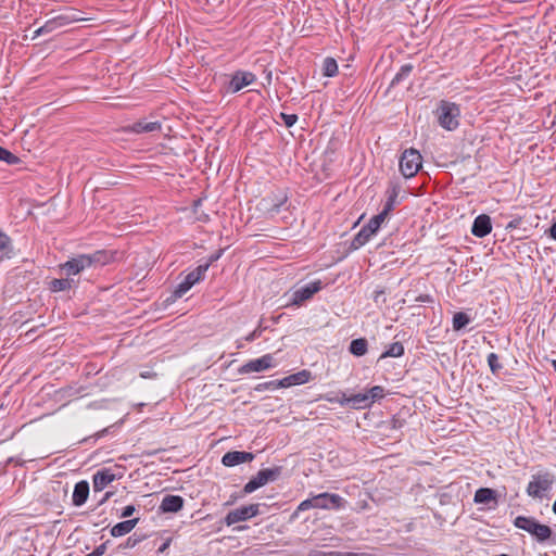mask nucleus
I'll return each instance as SVG.
<instances>
[{"label": "nucleus", "instance_id": "423d86ee", "mask_svg": "<svg viewBox=\"0 0 556 556\" xmlns=\"http://www.w3.org/2000/svg\"><path fill=\"white\" fill-rule=\"evenodd\" d=\"M281 475V467L265 468L260 470L243 488L245 494H250L257 489L264 486L268 482H273Z\"/></svg>", "mask_w": 556, "mask_h": 556}, {"label": "nucleus", "instance_id": "4be33fe9", "mask_svg": "<svg viewBox=\"0 0 556 556\" xmlns=\"http://www.w3.org/2000/svg\"><path fill=\"white\" fill-rule=\"evenodd\" d=\"M138 521V518H134L116 523L111 529V535L117 538L128 534L137 526Z\"/></svg>", "mask_w": 556, "mask_h": 556}, {"label": "nucleus", "instance_id": "cd10ccee", "mask_svg": "<svg viewBox=\"0 0 556 556\" xmlns=\"http://www.w3.org/2000/svg\"><path fill=\"white\" fill-rule=\"evenodd\" d=\"M403 354H404V346H403V344L401 342H393L381 354V358H386V357H400Z\"/></svg>", "mask_w": 556, "mask_h": 556}, {"label": "nucleus", "instance_id": "f03ea898", "mask_svg": "<svg viewBox=\"0 0 556 556\" xmlns=\"http://www.w3.org/2000/svg\"><path fill=\"white\" fill-rule=\"evenodd\" d=\"M514 526L531 534L539 543H545L553 534L549 526L540 523L533 517L518 516Z\"/></svg>", "mask_w": 556, "mask_h": 556}, {"label": "nucleus", "instance_id": "58836bf2", "mask_svg": "<svg viewBox=\"0 0 556 556\" xmlns=\"http://www.w3.org/2000/svg\"><path fill=\"white\" fill-rule=\"evenodd\" d=\"M280 117L287 127H292L298 121V116L295 114L280 113Z\"/></svg>", "mask_w": 556, "mask_h": 556}, {"label": "nucleus", "instance_id": "9d476101", "mask_svg": "<svg viewBox=\"0 0 556 556\" xmlns=\"http://www.w3.org/2000/svg\"><path fill=\"white\" fill-rule=\"evenodd\" d=\"M255 80L256 76L253 73L247 71H237L231 76V79L228 84V91L236 93L244 87L252 85Z\"/></svg>", "mask_w": 556, "mask_h": 556}, {"label": "nucleus", "instance_id": "6e6552de", "mask_svg": "<svg viewBox=\"0 0 556 556\" xmlns=\"http://www.w3.org/2000/svg\"><path fill=\"white\" fill-rule=\"evenodd\" d=\"M260 513V504H250L247 506H241L233 510H230L225 517V522L227 526L235 525L237 522L245 521L255 517Z\"/></svg>", "mask_w": 556, "mask_h": 556}, {"label": "nucleus", "instance_id": "a19ab883", "mask_svg": "<svg viewBox=\"0 0 556 556\" xmlns=\"http://www.w3.org/2000/svg\"><path fill=\"white\" fill-rule=\"evenodd\" d=\"M262 333V330L260 328H256L255 330H253L252 332H250L245 338L244 340L248 341V342H252L254 341L256 338H258Z\"/></svg>", "mask_w": 556, "mask_h": 556}, {"label": "nucleus", "instance_id": "2f4dec72", "mask_svg": "<svg viewBox=\"0 0 556 556\" xmlns=\"http://www.w3.org/2000/svg\"><path fill=\"white\" fill-rule=\"evenodd\" d=\"M311 508H315V497L314 496L312 498H307V500H304L303 502H301L299 504V506L296 507V509L291 515V519H296L301 511H305Z\"/></svg>", "mask_w": 556, "mask_h": 556}, {"label": "nucleus", "instance_id": "f8f14e48", "mask_svg": "<svg viewBox=\"0 0 556 556\" xmlns=\"http://www.w3.org/2000/svg\"><path fill=\"white\" fill-rule=\"evenodd\" d=\"M90 267V260L87 257V254H80L76 257H73L61 265V269L67 276L78 275L86 268Z\"/></svg>", "mask_w": 556, "mask_h": 556}, {"label": "nucleus", "instance_id": "79ce46f5", "mask_svg": "<svg viewBox=\"0 0 556 556\" xmlns=\"http://www.w3.org/2000/svg\"><path fill=\"white\" fill-rule=\"evenodd\" d=\"M277 382L278 381H268V382H265L263 384H260L257 387V390H261V389H278V388H281L280 386H277Z\"/></svg>", "mask_w": 556, "mask_h": 556}, {"label": "nucleus", "instance_id": "0eeeda50", "mask_svg": "<svg viewBox=\"0 0 556 556\" xmlns=\"http://www.w3.org/2000/svg\"><path fill=\"white\" fill-rule=\"evenodd\" d=\"M321 290V281L316 280L306 283L298 289H295L291 294L287 306L294 305L300 306L303 302L309 300L315 293Z\"/></svg>", "mask_w": 556, "mask_h": 556}, {"label": "nucleus", "instance_id": "412c9836", "mask_svg": "<svg viewBox=\"0 0 556 556\" xmlns=\"http://www.w3.org/2000/svg\"><path fill=\"white\" fill-rule=\"evenodd\" d=\"M184 506V498L179 495H165L160 505L162 513H177Z\"/></svg>", "mask_w": 556, "mask_h": 556}, {"label": "nucleus", "instance_id": "dca6fc26", "mask_svg": "<svg viewBox=\"0 0 556 556\" xmlns=\"http://www.w3.org/2000/svg\"><path fill=\"white\" fill-rule=\"evenodd\" d=\"M253 459L254 454L250 452L230 451L223 456L222 464L226 467H233L243 463L252 462Z\"/></svg>", "mask_w": 556, "mask_h": 556}, {"label": "nucleus", "instance_id": "a878e982", "mask_svg": "<svg viewBox=\"0 0 556 556\" xmlns=\"http://www.w3.org/2000/svg\"><path fill=\"white\" fill-rule=\"evenodd\" d=\"M367 340L364 338L354 339L350 343V352L355 356H363L367 352Z\"/></svg>", "mask_w": 556, "mask_h": 556}, {"label": "nucleus", "instance_id": "8fccbe9b", "mask_svg": "<svg viewBox=\"0 0 556 556\" xmlns=\"http://www.w3.org/2000/svg\"><path fill=\"white\" fill-rule=\"evenodd\" d=\"M110 495H111V493H106L104 498L101 501V503H103L105 500H108Z\"/></svg>", "mask_w": 556, "mask_h": 556}, {"label": "nucleus", "instance_id": "bb28decb", "mask_svg": "<svg viewBox=\"0 0 556 556\" xmlns=\"http://www.w3.org/2000/svg\"><path fill=\"white\" fill-rule=\"evenodd\" d=\"M471 321V318L463 312H458L454 314L452 325L454 331H459L463 328H465L469 323Z\"/></svg>", "mask_w": 556, "mask_h": 556}, {"label": "nucleus", "instance_id": "37998d69", "mask_svg": "<svg viewBox=\"0 0 556 556\" xmlns=\"http://www.w3.org/2000/svg\"><path fill=\"white\" fill-rule=\"evenodd\" d=\"M549 236L552 239L556 240V222L549 228Z\"/></svg>", "mask_w": 556, "mask_h": 556}, {"label": "nucleus", "instance_id": "a211bd4d", "mask_svg": "<svg viewBox=\"0 0 556 556\" xmlns=\"http://www.w3.org/2000/svg\"><path fill=\"white\" fill-rule=\"evenodd\" d=\"M311 376L312 374L304 369L278 380L277 386H280L281 388H289L292 386L304 384L309 381Z\"/></svg>", "mask_w": 556, "mask_h": 556}, {"label": "nucleus", "instance_id": "09e8293b", "mask_svg": "<svg viewBox=\"0 0 556 556\" xmlns=\"http://www.w3.org/2000/svg\"><path fill=\"white\" fill-rule=\"evenodd\" d=\"M392 422H393V428L401 427V425H397V422H399L397 419H393Z\"/></svg>", "mask_w": 556, "mask_h": 556}, {"label": "nucleus", "instance_id": "de8ad7c7", "mask_svg": "<svg viewBox=\"0 0 556 556\" xmlns=\"http://www.w3.org/2000/svg\"><path fill=\"white\" fill-rule=\"evenodd\" d=\"M106 432H108V429H103L102 431L98 432V434H97V435H98V438H101V437H103V434H104V433H106Z\"/></svg>", "mask_w": 556, "mask_h": 556}, {"label": "nucleus", "instance_id": "39448f33", "mask_svg": "<svg viewBox=\"0 0 556 556\" xmlns=\"http://www.w3.org/2000/svg\"><path fill=\"white\" fill-rule=\"evenodd\" d=\"M210 264L199 265L195 269L187 274L185 279L176 287L172 294V299H180L184 296L197 282L201 281L207 271Z\"/></svg>", "mask_w": 556, "mask_h": 556}, {"label": "nucleus", "instance_id": "b1692460", "mask_svg": "<svg viewBox=\"0 0 556 556\" xmlns=\"http://www.w3.org/2000/svg\"><path fill=\"white\" fill-rule=\"evenodd\" d=\"M130 129L136 134L153 132L161 129V124L159 122L138 121L131 125Z\"/></svg>", "mask_w": 556, "mask_h": 556}, {"label": "nucleus", "instance_id": "4c0bfd02", "mask_svg": "<svg viewBox=\"0 0 556 556\" xmlns=\"http://www.w3.org/2000/svg\"><path fill=\"white\" fill-rule=\"evenodd\" d=\"M387 214L386 212H380L379 214L375 215L372 218H370V223L377 228L379 229L382 225V223L386 220L387 218Z\"/></svg>", "mask_w": 556, "mask_h": 556}, {"label": "nucleus", "instance_id": "20e7f679", "mask_svg": "<svg viewBox=\"0 0 556 556\" xmlns=\"http://www.w3.org/2000/svg\"><path fill=\"white\" fill-rule=\"evenodd\" d=\"M422 157L416 149L405 150L400 157V170L405 178L414 177L421 168Z\"/></svg>", "mask_w": 556, "mask_h": 556}, {"label": "nucleus", "instance_id": "c9c22d12", "mask_svg": "<svg viewBox=\"0 0 556 556\" xmlns=\"http://www.w3.org/2000/svg\"><path fill=\"white\" fill-rule=\"evenodd\" d=\"M488 365L490 367V370L494 375L498 374L500 370L503 368V365L500 363V358L495 353H490L488 355Z\"/></svg>", "mask_w": 556, "mask_h": 556}, {"label": "nucleus", "instance_id": "e433bc0d", "mask_svg": "<svg viewBox=\"0 0 556 556\" xmlns=\"http://www.w3.org/2000/svg\"><path fill=\"white\" fill-rule=\"evenodd\" d=\"M396 197H397V194H396V192H395V191H393V192L389 195V198H388V200H387V202H386V204H384V206H383V210H382V212H386V214H387V215L389 214V212H390V211H392V210H393V207H394V203H395V200H396Z\"/></svg>", "mask_w": 556, "mask_h": 556}, {"label": "nucleus", "instance_id": "393cba45", "mask_svg": "<svg viewBox=\"0 0 556 556\" xmlns=\"http://www.w3.org/2000/svg\"><path fill=\"white\" fill-rule=\"evenodd\" d=\"M90 260V267L92 265H105L111 262L112 254L106 251H96L92 254H87Z\"/></svg>", "mask_w": 556, "mask_h": 556}, {"label": "nucleus", "instance_id": "aec40b11", "mask_svg": "<svg viewBox=\"0 0 556 556\" xmlns=\"http://www.w3.org/2000/svg\"><path fill=\"white\" fill-rule=\"evenodd\" d=\"M89 495V483L86 480L77 482L74 486L72 502L74 506H81L86 503Z\"/></svg>", "mask_w": 556, "mask_h": 556}, {"label": "nucleus", "instance_id": "ddd939ff", "mask_svg": "<svg viewBox=\"0 0 556 556\" xmlns=\"http://www.w3.org/2000/svg\"><path fill=\"white\" fill-rule=\"evenodd\" d=\"M70 23V18L65 15L55 16L47 21L42 26L35 30L33 39L39 36L51 34L60 27H63Z\"/></svg>", "mask_w": 556, "mask_h": 556}, {"label": "nucleus", "instance_id": "49530a36", "mask_svg": "<svg viewBox=\"0 0 556 556\" xmlns=\"http://www.w3.org/2000/svg\"><path fill=\"white\" fill-rule=\"evenodd\" d=\"M137 543V540H132L131 538H128L127 540V546L134 547Z\"/></svg>", "mask_w": 556, "mask_h": 556}, {"label": "nucleus", "instance_id": "72a5a7b5", "mask_svg": "<svg viewBox=\"0 0 556 556\" xmlns=\"http://www.w3.org/2000/svg\"><path fill=\"white\" fill-rule=\"evenodd\" d=\"M0 161L5 162L9 165H15L20 163V159L0 146Z\"/></svg>", "mask_w": 556, "mask_h": 556}, {"label": "nucleus", "instance_id": "4468645a", "mask_svg": "<svg viewBox=\"0 0 556 556\" xmlns=\"http://www.w3.org/2000/svg\"><path fill=\"white\" fill-rule=\"evenodd\" d=\"M340 405L342 406H350L354 409H364L371 406V403L369 402V397L366 392H361L357 394H353L350 396H346L343 394L342 399L339 401Z\"/></svg>", "mask_w": 556, "mask_h": 556}, {"label": "nucleus", "instance_id": "f704fd0d", "mask_svg": "<svg viewBox=\"0 0 556 556\" xmlns=\"http://www.w3.org/2000/svg\"><path fill=\"white\" fill-rule=\"evenodd\" d=\"M71 280L65 278V279H53L51 282H50V289L53 291V292H59V291H64V290H67L71 288Z\"/></svg>", "mask_w": 556, "mask_h": 556}, {"label": "nucleus", "instance_id": "9b49d317", "mask_svg": "<svg viewBox=\"0 0 556 556\" xmlns=\"http://www.w3.org/2000/svg\"><path fill=\"white\" fill-rule=\"evenodd\" d=\"M315 497V508L319 509H339L343 507L344 500L333 493H320L314 496Z\"/></svg>", "mask_w": 556, "mask_h": 556}, {"label": "nucleus", "instance_id": "ea45409f", "mask_svg": "<svg viewBox=\"0 0 556 556\" xmlns=\"http://www.w3.org/2000/svg\"><path fill=\"white\" fill-rule=\"evenodd\" d=\"M136 511V507L134 505H127L123 508L121 518L130 517Z\"/></svg>", "mask_w": 556, "mask_h": 556}, {"label": "nucleus", "instance_id": "7c9ffc66", "mask_svg": "<svg viewBox=\"0 0 556 556\" xmlns=\"http://www.w3.org/2000/svg\"><path fill=\"white\" fill-rule=\"evenodd\" d=\"M412 71H413L412 64H405V65L401 66L400 71L396 73V75L392 79L391 85L394 86L396 84H400L402 80H404L405 78H407L409 76Z\"/></svg>", "mask_w": 556, "mask_h": 556}, {"label": "nucleus", "instance_id": "473e14b6", "mask_svg": "<svg viewBox=\"0 0 556 556\" xmlns=\"http://www.w3.org/2000/svg\"><path fill=\"white\" fill-rule=\"evenodd\" d=\"M367 394L369 397V402L372 405L376 401L384 397V395H386L384 388L381 386H374L367 391Z\"/></svg>", "mask_w": 556, "mask_h": 556}, {"label": "nucleus", "instance_id": "a18cd8bd", "mask_svg": "<svg viewBox=\"0 0 556 556\" xmlns=\"http://www.w3.org/2000/svg\"><path fill=\"white\" fill-rule=\"evenodd\" d=\"M417 302H430L431 298L429 295H420L416 299Z\"/></svg>", "mask_w": 556, "mask_h": 556}, {"label": "nucleus", "instance_id": "3c124183", "mask_svg": "<svg viewBox=\"0 0 556 556\" xmlns=\"http://www.w3.org/2000/svg\"><path fill=\"white\" fill-rule=\"evenodd\" d=\"M553 511H554V514L556 515V498H555V502H554V504H553Z\"/></svg>", "mask_w": 556, "mask_h": 556}, {"label": "nucleus", "instance_id": "c85d7f7f", "mask_svg": "<svg viewBox=\"0 0 556 556\" xmlns=\"http://www.w3.org/2000/svg\"><path fill=\"white\" fill-rule=\"evenodd\" d=\"M0 252L2 255L0 256V260L3 258V256H8L12 252V242L8 235L0 231Z\"/></svg>", "mask_w": 556, "mask_h": 556}, {"label": "nucleus", "instance_id": "7ed1b4c3", "mask_svg": "<svg viewBox=\"0 0 556 556\" xmlns=\"http://www.w3.org/2000/svg\"><path fill=\"white\" fill-rule=\"evenodd\" d=\"M555 482V478L549 472H539L531 477V480L528 483L526 492L528 496L535 500H543L548 496L553 484Z\"/></svg>", "mask_w": 556, "mask_h": 556}, {"label": "nucleus", "instance_id": "f3484780", "mask_svg": "<svg viewBox=\"0 0 556 556\" xmlns=\"http://www.w3.org/2000/svg\"><path fill=\"white\" fill-rule=\"evenodd\" d=\"M492 230V224L490 216L481 214L473 220L471 232L478 238H483L489 235Z\"/></svg>", "mask_w": 556, "mask_h": 556}, {"label": "nucleus", "instance_id": "6ab92c4d", "mask_svg": "<svg viewBox=\"0 0 556 556\" xmlns=\"http://www.w3.org/2000/svg\"><path fill=\"white\" fill-rule=\"evenodd\" d=\"M379 229H377L370 220L362 227L358 233L354 237L352 241L353 249H359L364 244H366L372 236L377 233Z\"/></svg>", "mask_w": 556, "mask_h": 556}, {"label": "nucleus", "instance_id": "1a4fd4ad", "mask_svg": "<svg viewBox=\"0 0 556 556\" xmlns=\"http://www.w3.org/2000/svg\"><path fill=\"white\" fill-rule=\"evenodd\" d=\"M276 366L274 355L265 354L260 358L251 359L243 364L239 369V374L260 372Z\"/></svg>", "mask_w": 556, "mask_h": 556}, {"label": "nucleus", "instance_id": "2eb2a0df", "mask_svg": "<svg viewBox=\"0 0 556 556\" xmlns=\"http://www.w3.org/2000/svg\"><path fill=\"white\" fill-rule=\"evenodd\" d=\"M116 479V475L110 468H102L98 470L92 478L93 491L100 492L104 490L110 483H112Z\"/></svg>", "mask_w": 556, "mask_h": 556}, {"label": "nucleus", "instance_id": "f257e3e1", "mask_svg": "<svg viewBox=\"0 0 556 556\" xmlns=\"http://www.w3.org/2000/svg\"><path fill=\"white\" fill-rule=\"evenodd\" d=\"M434 114L439 125L445 130L452 131L459 126L460 109L454 102L441 100Z\"/></svg>", "mask_w": 556, "mask_h": 556}, {"label": "nucleus", "instance_id": "603ef678", "mask_svg": "<svg viewBox=\"0 0 556 556\" xmlns=\"http://www.w3.org/2000/svg\"><path fill=\"white\" fill-rule=\"evenodd\" d=\"M552 365H553L554 370L556 371V359H554V361L552 362Z\"/></svg>", "mask_w": 556, "mask_h": 556}, {"label": "nucleus", "instance_id": "c756f323", "mask_svg": "<svg viewBox=\"0 0 556 556\" xmlns=\"http://www.w3.org/2000/svg\"><path fill=\"white\" fill-rule=\"evenodd\" d=\"M324 75L333 77L338 73V64L334 59L326 58L323 65Z\"/></svg>", "mask_w": 556, "mask_h": 556}, {"label": "nucleus", "instance_id": "5701e85b", "mask_svg": "<svg viewBox=\"0 0 556 556\" xmlns=\"http://www.w3.org/2000/svg\"><path fill=\"white\" fill-rule=\"evenodd\" d=\"M473 501L477 504L496 503V492L489 488H480L476 491Z\"/></svg>", "mask_w": 556, "mask_h": 556}, {"label": "nucleus", "instance_id": "c03bdc74", "mask_svg": "<svg viewBox=\"0 0 556 556\" xmlns=\"http://www.w3.org/2000/svg\"><path fill=\"white\" fill-rule=\"evenodd\" d=\"M169 544H170V540L165 541V542L160 546L159 552H160V553L165 552V551L168 548Z\"/></svg>", "mask_w": 556, "mask_h": 556}]
</instances>
